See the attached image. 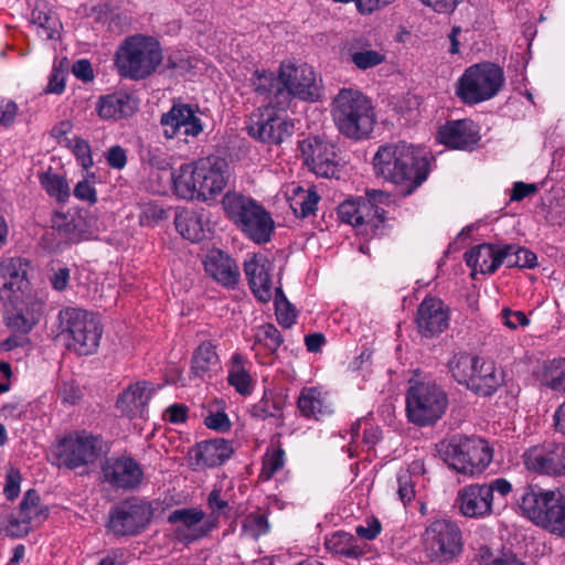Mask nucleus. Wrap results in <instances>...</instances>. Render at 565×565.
I'll return each mask as SVG.
<instances>
[{
  "instance_id": "31",
  "label": "nucleus",
  "mask_w": 565,
  "mask_h": 565,
  "mask_svg": "<svg viewBox=\"0 0 565 565\" xmlns=\"http://www.w3.org/2000/svg\"><path fill=\"white\" fill-rule=\"evenodd\" d=\"M204 268L207 275L225 287H234L238 281L236 263L221 250H213L206 256Z\"/></svg>"
},
{
  "instance_id": "27",
  "label": "nucleus",
  "mask_w": 565,
  "mask_h": 565,
  "mask_svg": "<svg viewBox=\"0 0 565 565\" xmlns=\"http://www.w3.org/2000/svg\"><path fill=\"white\" fill-rule=\"evenodd\" d=\"M233 454L232 444L223 438L199 443L191 451L192 465L199 469L212 468L224 463Z\"/></svg>"
},
{
  "instance_id": "10",
  "label": "nucleus",
  "mask_w": 565,
  "mask_h": 565,
  "mask_svg": "<svg viewBox=\"0 0 565 565\" xmlns=\"http://www.w3.org/2000/svg\"><path fill=\"white\" fill-rule=\"evenodd\" d=\"M448 406L446 392L434 382H415L406 393V415L417 426L438 422Z\"/></svg>"
},
{
  "instance_id": "47",
  "label": "nucleus",
  "mask_w": 565,
  "mask_h": 565,
  "mask_svg": "<svg viewBox=\"0 0 565 565\" xmlns=\"http://www.w3.org/2000/svg\"><path fill=\"white\" fill-rule=\"evenodd\" d=\"M70 63L67 58H63L58 64H54L53 70L49 77V83L44 88L45 94L61 95L65 90V79Z\"/></svg>"
},
{
  "instance_id": "37",
  "label": "nucleus",
  "mask_w": 565,
  "mask_h": 565,
  "mask_svg": "<svg viewBox=\"0 0 565 565\" xmlns=\"http://www.w3.org/2000/svg\"><path fill=\"white\" fill-rule=\"evenodd\" d=\"M537 377L544 386L565 394V358L543 362Z\"/></svg>"
},
{
  "instance_id": "15",
  "label": "nucleus",
  "mask_w": 565,
  "mask_h": 565,
  "mask_svg": "<svg viewBox=\"0 0 565 565\" xmlns=\"http://www.w3.org/2000/svg\"><path fill=\"white\" fill-rule=\"evenodd\" d=\"M249 116L247 132L250 137L271 145H279L290 138L294 132V124L281 113L280 109L269 102H263Z\"/></svg>"
},
{
  "instance_id": "5",
  "label": "nucleus",
  "mask_w": 565,
  "mask_h": 565,
  "mask_svg": "<svg viewBox=\"0 0 565 565\" xmlns=\"http://www.w3.org/2000/svg\"><path fill=\"white\" fill-rule=\"evenodd\" d=\"M162 60L158 41L151 36L136 34L126 38L118 46L114 64L121 77L140 81L152 75Z\"/></svg>"
},
{
  "instance_id": "46",
  "label": "nucleus",
  "mask_w": 565,
  "mask_h": 565,
  "mask_svg": "<svg viewBox=\"0 0 565 565\" xmlns=\"http://www.w3.org/2000/svg\"><path fill=\"white\" fill-rule=\"evenodd\" d=\"M285 465V451L281 448L267 449L263 458V467L259 479L263 481L270 480Z\"/></svg>"
},
{
  "instance_id": "25",
  "label": "nucleus",
  "mask_w": 565,
  "mask_h": 565,
  "mask_svg": "<svg viewBox=\"0 0 565 565\" xmlns=\"http://www.w3.org/2000/svg\"><path fill=\"white\" fill-rule=\"evenodd\" d=\"M438 140L454 149L471 150L480 141L479 127L470 119L448 121L438 130Z\"/></svg>"
},
{
  "instance_id": "2",
  "label": "nucleus",
  "mask_w": 565,
  "mask_h": 565,
  "mask_svg": "<svg viewBox=\"0 0 565 565\" xmlns=\"http://www.w3.org/2000/svg\"><path fill=\"white\" fill-rule=\"evenodd\" d=\"M228 179L227 161L216 156L184 163L171 173L174 194L190 201L214 199L225 189Z\"/></svg>"
},
{
  "instance_id": "26",
  "label": "nucleus",
  "mask_w": 565,
  "mask_h": 565,
  "mask_svg": "<svg viewBox=\"0 0 565 565\" xmlns=\"http://www.w3.org/2000/svg\"><path fill=\"white\" fill-rule=\"evenodd\" d=\"M153 393L154 387L151 383L137 382L119 394L116 407L128 418L142 417Z\"/></svg>"
},
{
  "instance_id": "18",
  "label": "nucleus",
  "mask_w": 565,
  "mask_h": 565,
  "mask_svg": "<svg viewBox=\"0 0 565 565\" xmlns=\"http://www.w3.org/2000/svg\"><path fill=\"white\" fill-rule=\"evenodd\" d=\"M151 518V504L132 498L111 509L108 529L118 536L136 535L149 524Z\"/></svg>"
},
{
  "instance_id": "33",
  "label": "nucleus",
  "mask_w": 565,
  "mask_h": 565,
  "mask_svg": "<svg viewBox=\"0 0 565 565\" xmlns=\"http://www.w3.org/2000/svg\"><path fill=\"white\" fill-rule=\"evenodd\" d=\"M499 245L483 243L466 252L465 260L473 273L493 274L501 266Z\"/></svg>"
},
{
  "instance_id": "44",
  "label": "nucleus",
  "mask_w": 565,
  "mask_h": 565,
  "mask_svg": "<svg viewBox=\"0 0 565 565\" xmlns=\"http://www.w3.org/2000/svg\"><path fill=\"white\" fill-rule=\"evenodd\" d=\"M40 181L46 193L57 202L65 203L68 200L70 185L63 175L45 173L40 177Z\"/></svg>"
},
{
  "instance_id": "57",
  "label": "nucleus",
  "mask_w": 565,
  "mask_h": 565,
  "mask_svg": "<svg viewBox=\"0 0 565 565\" xmlns=\"http://www.w3.org/2000/svg\"><path fill=\"white\" fill-rule=\"evenodd\" d=\"M204 423L209 428L218 431H225L231 427V422L227 415L223 412L210 414L205 417Z\"/></svg>"
},
{
  "instance_id": "32",
  "label": "nucleus",
  "mask_w": 565,
  "mask_h": 565,
  "mask_svg": "<svg viewBox=\"0 0 565 565\" xmlns=\"http://www.w3.org/2000/svg\"><path fill=\"white\" fill-rule=\"evenodd\" d=\"M468 388L483 396L492 395L502 383V372L491 360L480 358Z\"/></svg>"
},
{
  "instance_id": "49",
  "label": "nucleus",
  "mask_w": 565,
  "mask_h": 565,
  "mask_svg": "<svg viewBox=\"0 0 565 565\" xmlns=\"http://www.w3.org/2000/svg\"><path fill=\"white\" fill-rule=\"evenodd\" d=\"M67 147L72 149L78 163L85 169H89L93 166V158L89 143L79 138L74 137L72 140H67Z\"/></svg>"
},
{
  "instance_id": "35",
  "label": "nucleus",
  "mask_w": 565,
  "mask_h": 565,
  "mask_svg": "<svg viewBox=\"0 0 565 565\" xmlns=\"http://www.w3.org/2000/svg\"><path fill=\"white\" fill-rule=\"evenodd\" d=\"M177 231L190 242H200L205 237L207 223L203 213L193 210H182L174 218Z\"/></svg>"
},
{
  "instance_id": "24",
  "label": "nucleus",
  "mask_w": 565,
  "mask_h": 565,
  "mask_svg": "<svg viewBox=\"0 0 565 565\" xmlns=\"http://www.w3.org/2000/svg\"><path fill=\"white\" fill-rule=\"evenodd\" d=\"M102 470L107 482L121 489H135L143 477L141 467L130 457L109 458Z\"/></svg>"
},
{
  "instance_id": "60",
  "label": "nucleus",
  "mask_w": 565,
  "mask_h": 565,
  "mask_svg": "<svg viewBox=\"0 0 565 565\" xmlns=\"http://www.w3.org/2000/svg\"><path fill=\"white\" fill-rule=\"evenodd\" d=\"M107 163L114 169H122L127 163L126 151L120 146H113L107 152Z\"/></svg>"
},
{
  "instance_id": "36",
  "label": "nucleus",
  "mask_w": 565,
  "mask_h": 565,
  "mask_svg": "<svg viewBox=\"0 0 565 565\" xmlns=\"http://www.w3.org/2000/svg\"><path fill=\"white\" fill-rule=\"evenodd\" d=\"M220 367V359L215 347L211 342H203L194 351L191 362V374L194 377L203 379L211 376V373Z\"/></svg>"
},
{
  "instance_id": "17",
  "label": "nucleus",
  "mask_w": 565,
  "mask_h": 565,
  "mask_svg": "<svg viewBox=\"0 0 565 565\" xmlns=\"http://www.w3.org/2000/svg\"><path fill=\"white\" fill-rule=\"evenodd\" d=\"M167 521L173 525V539L185 545L207 536L218 525L216 516L206 519L198 508L177 509L168 515Z\"/></svg>"
},
{
  "instance_id": "16",
  "label": "nucleus",
  "mask_w": 565,
  "mask_h": 565,
  "mask_svg": "<svg viewBox=\"0 0 565 565\" xmlns=\"http://www.w3.org/2000/svg\"><path fill=\"white\" fill-rule=\"evenodd\" d=\"M423 543L431 561L447 563L462 550L461 531L451 521L436 520L426 527Z\"/></svg>"
},
{
  "instance_id": "38",
  "label": "nucleus",
  "mask_w": 565,
  "mask_h": 565,
  "mask_svg": "<svg viewBox=\"0 0 565 565\" xmlns=\"http://www.w3.org/2000/svg\"><path fill=\"white\" fill-rule=\"evenodd\" d=\"M326 548L334 554L356 559L364 554L363 548L358 544L356 539L345 532H335L326 537Z\"/></svg>"
},
{
  "instance_id": "64",
  "label": "nucleus",
  "mask_w": 565,
  "mask_h": 565,
  "mask_svg": "<svg viewBox=\"0 0 565 565\" xmlns=\"http://www.w3.org/2000/svg\"><path fill=\"white\" fill-rule=\"evenodd\" d=\"M72 72L75 75V77L84 82H88L94 78L92 65L87 60L76 61L72 66Z\"/></svg>"
},
{
  "instance_id": "8",
  "label": "nucleus",
  "mask_w": 565,
  "mask_h": 565,
  "mask_svg": "<svg viewBox=\"0 0 565 565\" xmlns=\"http://www.w3.org/2000/svg\"><path fill=\"white\" fill-rule=\"evenodd\" d=\"M438 451L448 467L469 477L482 473L493 458L489 443L475 436H454L441 441Z\"/></svg>"
},
{
  "instance_id": "3",
  "label": "nucleus",
  "mask_w": 565,
  "mask_h": 565,
  "mask_svg": "<svg viewBox=\"0 0 565 565\" xmlns=\"http://www.w3.org/2000/svg\"><path fill=\"white\" fill-rule=\"evenodd\" d=\"M373 164L376 175L406 185L407 193L419 186L429 171L425 151L406 142L381 146L373 158Z\"/></svg>"
},
{
  "instance_id": "59",
  "label": "nucleus",
  "mask_w": 565,
  "mask_h": 565,
  "mask_svg": "<svg viewBox=\"0 0 565 565\" xmlns=\"http://www.w3.org/2000/svg\"><path fill=\"white\" fill-rule=\"evenodd\" d=\"M514 250L516 254V259L519 262V268H534L536 266L537 257L532 250L525 247L518 246L515 244Z\"/></svg>"
},
{
  "instance_id": "61",
  "label": "nucleus",
  "mask_w": 565,
  "mask_h": 565,
  "mask_svg": "<svg viewBox=\"0 0 565 565\" xmlns=\"http://www.w3.org/2000/svg\"><path fill=\"white\" fill-rule=\"evenodd\" d=\"M537 191V188L534 183H524L522 181L514 182L510 200L511 201H521L524 198L534 194Z\"/></svg>"
},
{
  "instance_id": "1",
  "label": "nucleus",
  "mask_w": 565,
  "mask_h": 565,
  "mask_svg": "<svg viewBox=\"0 0 565 565\" xmlns=\"http://www.w3.org/2000/svg\"><path fill=\"white\" fill-rule=\"evenodd\" d=\"M252 85L256 97L280 109H287L294 97L317 100L321 88L312 66L290 62L280 64L278 76L271 72L256 71L253 74Z\"/></svg>"
},
{
  "instance_id": "45",
  "label": "nucleus",
  "mask_w": 565,
  "mask_h": 565,
  "mask_svg": "<svg viewBox=\"0 0 565 565\" xmlns=\"http://www.w3.org/2000/svg\"><path fill=\"white\" fill-rule=\"evenodd\" d=\"M33 306L34 302L29 306V309H26V305H21L19 309H14L15 313L6 317L7 327L22 334L29 333L35 323Z\"/></svg>"
},
{
  "instance_id": "62",
  "label": "nucleus",
  "mask_w": 565,
  "mask_h": 565,
  "mask_svg": "<svg viewBox=\"0 0 565 565\" xmlns=\"http://www.w3.org/2000/svg\"><path fill=\"white\" fill-rule=\"evenodd\" d=\"M164 217H166V212L158 204L148 203L142 209L141 220H142V222H146L147 224H150L152 222H158Z\"/></svg>"
},
{
  "instance_id": "50",
  "label": "nucleus",
  "mask_w": 565,
  "mask_h": 565,
  "mask_svg": "<svg viewBox=\"0 0 565 565\" xmlns=\"http://www.w3.org/2000/svg\"><path fill=\"white\" fill-rule=\"evenodd\" d=\"M269 525L264 514L250 513L243 522V530L252 537H258L268 532Z\"/></svg>"
},
{
  "instance_id": "55",
  "label": "nucleus",
  "mask_w": 565,
  "mask_h": 565,
  "mask_svg": "<svg viewBox=\"0 0 565 565\" xmlns=\"http://www.w3.org/2000/svg\"><path fill=\"white\" fill-rule=\"evenodd\" d=\"M425 7L438 14H450L463 0H419Z\"/></svg>"
},
{
  "instance_id": "51",
  "label": "nucleus",
  "mask_w": 565,
  "mask_h": 565,
  "mask_svg": "<svg viewBox=\"0 0 565 565\" xmlns=\"http://www.w3.org/2000/svg\"><path fill=\"white\" fill-rule=\"evenodd\" d=\"M257 341L263 343L271 353H274L281 345L282 337L274 324L267 323L262 327L257 334Z\"/></svg>"
},
{
  "instance_id": "30",
  "label": "nucleus",
  "mask_w": 565,
  "mask_h": 565,
  "mask_svg": "<svg viewBox=\"0 0 565 565\" xmlns=\"http://www.w3.org/2000/svg\"><path fill=\"white\" fill-rule=\"evenodd\" d=\"M138 104V99L132 94L116 92L99 98L97 111L103 119H119L131 116L137 110Z\"/></svg>"
},
{
  "instance_id": "56",
  "label": "nucleus",
  "mask_w": 565,
  "mask_h": 565,
  "mask_svg": "<svg viewBox=\"0 0 565 565\" xmlns=\"http://www.w3.org/2000/svg\"><path fill=\"white\" fill-rule=\"evenodd\" d=\"M74 195L78 200L87 201L90 204L97 201L96 190L88 180H82L75 185Z\"/></svg>"
},
{
  "instance_id": "14",
  "label": "nucleus",
  "mask_w": 565,
  "mask_h": 565,
  "mask_svg": "<svg viewBox=\"0 0 565 565\" xmlns=\"http://www.w3.org/2000/svg\"><path fill=\"white\" fill-rule=\"evenodd\" d=\"M391 202V196L381 190H366L365 196L351 198L338 207L339 218L352 226L365 225L376 231L385 220L383 205Z\"/></svg>"
},
{
  "instance_id": "43",
  "label": "nucleus",
  "mask_w": 565,
  "mask_h": 565,
  "mask_svg": "<svg viewBox=\"0 0 565 565\" xmlns=\"http://www.w3.org/2000/svg\"><path fill=\"white\" fill-rule=\"evenodd\" d=\"M350 61L362 71L375 67L384 62L385 54L370 47H358L352 45L349 49Z\"/></svg>"
},
{
  "instance_id": "9",
  "label": "nucleus",
  "mask_w": 565,
  "mask_h": 565,
  "mask_svg": "<svg viewBox=\"0 0 565 565\" xmlns=\"http://www.w3.org/2000/svg\"><path fill=\"white\" fill-rule=\"evenodd\" d=\"M58 321L70 351L78 355H89L97 351L103 327L94 313L70 307L58 312Z\"/></svg>"
},
{
  "instance_id": "7",
  "label": "nucleus",
  "mask_w": 565,
  "mask_h": 565,
  "mask_svg": "<svg viewBox=\"0 0 565 565\" xmlns=\"http://www.w3.org/2000/svg\"><path fill=\"white\" fill-rule=\"evenodd\" d=\"M332 116L339 131L356 140L367 137L375 124L371 100L352 88H343L334 97Z\"/></svg>"
},
{
  "instance_id": "58",
  "label": "nucleus",
  "mask_w": 565,
  "mask_h": 565,
  "mask_svg": "<svg viewBox=\"0 0 565 565\" xmlns=\"http://www.w3.org/2000/svg\"><path fill=\"white\" fill-rule=\"evenodd\" d=\"M189 408L184 404H173L164 412V418L172 424H182L188 418Z\"/></svg>"
},
{
  "instance_id": "12",
  "label": "nucleus",
  "mask_w": 565,
  "mask_h": 565,
  "mask_svg": "<svg viewBox=\"0 0 565 565\" xmlns=\"http://www.w3.org/2000/svg\"><path fill=\"white\" fill-rule=\"evenodd\" d=\"M32 264L22 257L0 262V301L12 309L33 303L32 284L28 277Z\"/></svg>"
},
{
  "instance_id": "39",
  "label": "nucleus",
  "mask_w": 565,
  "mask_h": 565,
  "mask_svg": "<svg viewBox=\"0 0 565 565\" xmlns=\"http://www.w3.org/2000/svg\"><path fill=\"white\" fill-rule=\"evenodd\" d=\"M479 359V356L466 352L455 353L448 361V370L459 384L468 387Z\"/></svg>"
},
{
  "instance_id": "63",
  "label": "nucleus",
  "mask_w": 565,
  "mask_h": 565,
  "mask_svg": "<svg viewBox=\"0 0 565 565\" xmlns=\"http://www.w3.org/2000/svg\"><path fill=\"white\" fill-rule=\"evenodd\" d=\"M207 504L211 509L212 513L210 516H216L218 519L217 513L228 508V502L221 498V490L214 489L210 492L207 497Z\"/></svg>"
},
{
  "instance_id": "21",
  "label": "nucleus",
  "mask_w": 565,
  "mask_h": 565,
  "mask_svg": "<svg viewBox=\"0 0 565 565\" xmlns=\"http://www.w3.org/2000/svg\"><path fill=\"white\" fill-rule=\"evenodd\" d=\"M522 460L529 471L552 477L565 476V444L532 446L524 451Z\"/></svg>"
},
{
  "instance_id": "19",
  "label": "nucleus",
  "mask_w": 565,
  "mask_h": 565,
  "mask_svg": "<svg viewBox=\"0 0 565 565\" xmlns=\"http://www.w3.org/2000/svg\"><path fill=\"white\" fill-rule=\"evenodd\" d=\"M199 107L184 103H174L161 115L160 125L167 139L195 138L203 131V122L198 116Z\"/></svg>"
},
{
  "instance_id": "20",
  "label": "nucleus",
  "mask_w": 565,
  "mask_h": 565,
  "mask_svg": "<svg viewBox=\"0 0 565 565\" xmlns=\"http://www.w3.org/2000/svg\"><path fill=\"white\" fill-rule=\"evenodd\" d=\"M102 452V440L86 433H76L64 438L58 447L60 463L75 469L93 463Z\"/></svg>"
},
{
  "instance_id": "52",
  "label": "nucleus",
  "mask_w": 565,
  "mask_h": 565,
  "mask_svg": "<svg viewBox=\"0 0 565 565\" xmlns=\"http://www.w3.org/2000/svg\"><path fill=\"white\" fill-rule=\"evenodd\" d=\"M21 473L19 470L10 467L6 476V484L3 488L4 495L8 500H14L20 493Z\"/></svg>"
},
{
  "instance_id": "41",
  "label": "nucleus",
  "mask_w": 565,
  "mask_h": 565,
  "mask_svg": "<svg viewBox=\"0 0 565 565\" xmlns=\"http://www.w3.org/2000/svg\"><path fill=\"white\" fill-rule=\"evenodd\" d=\"M34 505L35 493L34 490L30 489L26 491L24 499L20 504V516L10 520L7 525L6 531L8 535L19 537L29 533V531L31 530V518L28 516L24 512L26 509Z\"/></svg>"
},
{
  "instance_id": "54",
  "label": "nucleus",
  "mask_w": 565,
  "mask_h": 565,
  "mask_svg": "<svg viewBox=\"0 0 565 565\" xmlns=\"http://www.w3.org/2000/svg\"><path fill=\"white\" fill-rule=\"evenodd\" d=\"M501 318L503 321V324L508 328L514 330L519 326H527L530 323V320L522 311H513L510 308H503L501 311Z\"/></svg>"
},
{
  "instance_id": "22",
  "label": "nucleus",
  "mask_w": 565,
  "mask_h": 565,
  "mask_svg": "<svg viewBox=\"0 0 565 565\" xmlns=\"http://www.w3.org/2000/svg\"><path fill=\"white\" fill-rule=\"evenodd\" d=\"M299 150L305 164L315 174L333 178L338 172L334 146L318 136L307 137L299 141Z\"/></svg>"
},
{
  "instance_id": "42",
  "label": "nucleus",
  "mask_w": 565,
  "mask_h": 565,
  "mask_svg": "<svg viewBox=\"0 0 565 565\" xmlns=\"http://www.w3.org/2000/svg\"><path fill=\"white\" fill-rule=\"evenodd\" d=\"M284 399L274 393H265L262 399L253 405L250 415L257 419L269 417L280 418L282 415Z\"/></svg>"
},
{
  "instance_id": "53",
  "label": "nucleus",
  "mask_w": 565,
  "mask_h": 565,
  "mask_svg": "<svg viewBox=\"0 0 565 565\" xmlns=\"http://www.w3.org/2000/svg\"><path fill=\"white\" fill-rule=\"evenodd\" d=\"M397 482H398L397 494H398L399 500L404 504L411 502L413 500V498L415 497V490H414V484H413L411 475L407 471L399 473L397 477Z\"/></svg>"
},
{
  "instance_id": "6",
  "label": "nucleus",
  "mask_w": 565,
  "mask_h": 565,
  "mask_svg": "<svg viewBox=\"0 0 565 565\" xmlns=\"http://www.w3.org/2000/svg\"><path fill=\"white\" fill-rule=\"evenodd\" d=\"M223 210L236 227L257 244L270 241L275 222L269 212L250 196L228 191L222 199Z\"/></svg>"
},
{
  "instance_id": "40",
  "label": "nucleus",
  "mask_w": 565,
  "mask_h": 565,
  "mask_svg": "<svg viewBox=\"0 0 565 565\" xmlns=\"http://www.w3.org/2000/svg\"><path fill=\"white\" fill-rule=\"evenodd\" d=\"M247 360L239 353L232 356L227 381L239 394H248L252 388V379L247 369Z\"/></svg>"
},
{
  "instance_id": "28",
  "label": "nucleus",
  "mask_w": 565,
  "mask_h": 565,
  "mask_svg": "<svg viewBox=\"0 0 565 565\" xmlns=\"http://www.w3.org/2000/svg\"><path fill=\"white\" fill-rule=\"evenodd\" d=\"M271 264L263 255H254L244 263V271L255 297L267 302L271 299Z\"/></svg>"
},
{
  "instance_id": "29",
  "label": "nucleus",
  "mask_w": 565,
  "mask_h": 565,
  "mask_svg": "<svg viewBox=\"0 0 565 565\" xmlns=\"http://www.w3.org/2000/svg\"><path fill=\"white\" fill-rule=\"evenodd\" d=\"M300 415L307 419L321 420L332 414V404L318 387H303L297 399Z\"/></svg>"
},
{
  "instance_id": "48",
  "label": "nucleus",
  "mask_w": 565,
  "mask_h": 565,
  "mask_svg": "<svg viewBox=\"0 0 565 565\" xmlns=\"http://www.w3.org/2000/svg\"><path fill=\"white\" fill-rule=\"evenodd\" d=\"M61 29L62 24L55 13L49 11L38 17V38L58 39Z\"/></svg>"
},
{
  "instance_id": "11",
  "label": "nucleus",
  "mask_w": 565,
  "mask_h": 565,
  "mask_svg": "<svg viewBox=\"0 0 565 565\" xmlns=\"http://www.w3.org/2000/svg\"><path fill=\"white\" fill-rule=\"evenodd\" d=\"M504 84L501 67L480 63L468 67L457 84V96L466 104L475 105L493 98Z\"/></svg>"
},
{
  "instance_id": "13",
  "label": "nucleus",
  "mask_w": 565,
  "mask_h": 565,
  "mask_svg": "<svg viewBox=\"0 0 565 565\" xmlns=\"http://www.w3.org/2000/svg\"><path fill=\"white\" fill-rule=\"evenodd\" d=\"M512 484L504 478H497L489 483H473L461 488L457 495V505L466 518L484 519L495 513L494 492L507 497Z\"/></svg>"
},
{
  "instance_id": "23",
  "label": "nucleus",
  "mask_w": 565,
  "mask_h": 565,
  "mask_svg": "<svg viewBox=\"0 0 565 565\" xmlns=\"http://www.w3.org/2000/svg\"><path fill=\"white\" fill-rule=\"evenodd\" d=\"M416 324L418 332L425 338L443 333L449 326V310L436 297H426L417 308Z\"/></svg>"
},
{
  "instance_id": "34",
  "label": "nucleus",
  "mask_w": 565,
  "mask_h": 565,
  "mask_svg": "<svg viewBox=\"0 0 565 565\" xmlns=\"http://www.w3.org/2000/svg\"><path fill=\"white\" fill-rule=\"evenodd\" d=\"M285 195L294 214L301 218L312 214L320 200L313 188L305 189L294 183L287 186Z\"/></svg>"
},
{
  "instance_id": "4",
  "label": "nucleus",
  "mask_w": 565,
  "mask_h": 565,
  "mask_svg": "<svg viewBox=\"0 0 565 565\" xmlns=\"http://www.w3.org/2000/svg\"><path fill=\"white\" fill-rule=\"evenodd\" d=\"M522 514L552 535L565 539V494L526 486L518 499Z\"/></svg>"
}]
</instances>
